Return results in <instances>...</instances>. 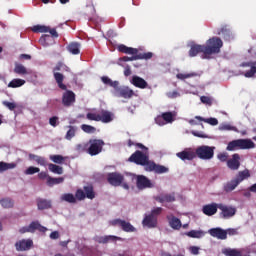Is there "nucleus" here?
I'll return each instance as SVG.
<instances>
[{
	"mask_svg": "<svg viewBox=\"0 0 256 256\" xmlns=\"http://www.w3.org/2000/svg\"><path fill=\"white\" fill-rule=\"evenodd\" d=\"M101 81L104 85H107L108 87H112L114 91L117 89L119 85V81L117 80L113 81L111 80V78H109V76H102Z\"/></svg>",
	"mask_w": 256,
	"mask_h": 256,
	"instance_id": "34",
	"label": "nucleus"
},
{
	"mask_svg": "<svg viewBox=\"0 0 256 256\" xmlns=\"http://www.w3.org/2000/svg\"><path fill=\"white\" fill-rule=\"evenodd\" d=\"M208 233L211 235V237H215L221 241L227 239V231L222 228H211Z\"/></svg>",
	"mask_w": 256,
	"mask_h": 256,
	"instance_id": "21",
	"label": "nucleus"
},
{
	"mask_svg": "<svg viewBox=\"0 0 256 256\" xmlns=\"http://www.w3.org/2000/svg\"><path fill=\"white\" fill-rule=\"evenodd\" d=\"M76 198L78 201H85V199H95V190L93 185H86L83 189L76 190Z\"/></svg>",
	"mask_w": 256,
	"mask_h": 256,
	"instance_id": "9",
	"label": "nucleus"
},
{
	"mask_svg": "<svg viewBox=\"0 0 256 256\" xmlns=\"http://www.w3.org/2000/svg\"><path fill=\"white\" fill-rule=\"evenodd\" d=\"M235 127L231 126L230 124H222L219 126L220 131H233Z\"/></svg>",
	"mask_w": 256,
	"mask_h": 256,
	"instance_id": "55",
	"label": "nucleus"
},
{
	"mask_svg": "<svg viewBox=\"0 0 256 256\" xmlns=\"http://www.w3.org/2000/svg\"><path fill=\"white\" fill-rule=\"evenodd\" d=\"M124 179L123 175L117 172L109 173L107 177L108 183L114 187H119V185L123 183Z\"/></svg>",
	"mask_w": 256,
	"mask_h": 256,
	"instance_id": "18",
	"label": "nucleus"
},
{
	"mask_svg": "<svg viewBox=\"0 0 256 256\" xmlns=\"http://www.w3.org/2000/svg\"><path fill=\"white\" fill-rule=\"evenodd\" d=\"M41 169L35 166H30L25 170V175H35V173H39Z\"/></svg>",
	"mask_w": 256,
	"mask_h": 256,
	"instance_id": "50",
	"label": "nucleus"
},
{
	"mask_svg": "<svg viewBox=\"0 0 256 256\" xmlns=\"http://www.w3.org/2000/svg\"><path fill=\"white\" fill-rule=\"evenodd\" d=\"M217 209H219V204L217 203L204 205L202 208V213H204V215H207L208 217H212V215H215V213H217Z\"/></svg>",
	"mask_w": 256,
	"mask_h": 256,
	"instance_id": "24",
	"label": "nucleus"
},
{
	"mask_svg": "<svg viewBox=\"0 0 256 256\" xmlns=\"http://www.w3.org/2000/svg\"><path fill=\"white\" fill-rule=\"evenodd\" d=\"M218 35H222L224 41H231L233 39V34L227 26H223L218 32Z\"/></svg>",
	"mask_w": 256,
	"mask_h": 256,
	"instance_id": "32",
	"label": "nucleus"
},
{
	"mask_svg": "<svg viewBox=\"0 0 256 256\" xmlns=\"http://www.w3.org/2000/svg\"><path fill=\"white\" fill-rule=\"evenodd\" d=\"M196 157L204 161H209L215 156V147L202 145L196 148Z\"/></svg>",
	"mask_w": 256,
	"mask_h": 256,
	"instance_id": "7",
	"label": "nucleus"
},
{
	"mask_svg": "<svg viewBox=\"0 0 256 256\" xmlns=\"http://www.w3.org/2000/svg\"><path fill=\"white\" fill-rule=\"evenodd\" d=\"M75 101H76V95L74 94L73 91L67 90V86H66L65 92L62 94V105L64 107H73V105H75Z\"/></svg>",
	"mask_w": 256,
	"mask_h": 256,
	"instance_id": "13",
	"label": "nucleus"
},
{
	"mask_svg": "<svg viewBox=\"0 0 256 256\" xmlns=\"http://www.w3.org/2000/svg\"><path fill=\"white\" fill-rule=\"evenodd\" d=\"M32 31L33 33H50V35L54 37V39H57V37H59L57 30L48 26L35 25L32 27Z\"/></svg>",
	"mask_w": 256,
	"mask_h": 256,
	"instance_id": "15",
	"label": "nucleus"
},
{
	"mask_svg": "<svg viewBox=\"0 0 256 256\" xmlns=\"http://www.w3.org/2000/svg\"><path fill=\"white\" fill-rule=\"evenodd\" d=\"M223 47V40L219 37H212L207 40L206 45L194 44L189 50V57H197L199 53H203V59H209L210 55H217L221 53Z\"/></svg>",
	"mask_w": 256,
	"mask_h": 256,
	"instance_id": "1",
	"label": "nucleus"
},
{
	"mask_svg": "<svg viewBox=\"0 0 256 256\" xmlns=\"http://www.w3.org/2000/svg\"><path fill=\"white\" fill-rule=\"evenodd\" d=\"M227 167L231 171H238L239 167H241V155L237 153L233 154L231 159L227 160Z\"/></svg>",
	"mask_w": 256,
	"mask_h": 256,
	"instance_id": "17",
	"label": "nucleus"
},
{
	"mask_svg": "<svg viewBox=\"0 0 256 256\" xmlns=\"http://www.w3.org/2000/svg\"><path fill=\"white\" fill-rule=\"evenodd\" d=\"M249 177H251V172L249 171V169H245L243 171H239L235 179L240 185L241 183H243V181H245V179H249Z\"/></svg>",
	"mask_w": 256,
	"mask_h": 256,
	"instance_id": "31",
	"label": "nucleus"
},
{
	"mask_svg": "<svg viewBox=\"0 0 256 256\" xmlns=\"http://www.w3.org/2000/svg\"><path fill=\"white\" fill-rule=\"evenodd\" d=\"M162 213H163V208H161V207H156V208L152 209L150 215H151L152 217H156V219H157V216H158V215H161Z\"/></svg>",
	"mask_w": 256,
	"mask_h": 256,
	"instance_id": "52",
	"label": "nucleus"
},
{
	"mask_svg": "<svg viewBox=\"0 0 256 256\" xmlns=\"http://www.w3.org/2000/svg\"><path fill=\"white\" fill-rule=\"evenodd\" d=\"M88 149L87 153L91 155V157H95V155H99L101 151H103V147L105 146V141L101 139H90L88 141Z\"/></svg>",
	"mask_w": 256,
	"mask_h": 256,
	"instance_id": "8",
	"label": "nucleus"
},
{
	"mask_svg": "<svg viewBox=\"0 0 256 256\" xmlns=\"http://www.w3.org/2000/svg\"><path fill=\"white\" fill-rule=\"evenodd\" d=\"M239 185V182H237L236 178L228 181L225 185H224V191L226 193H231V191H235V189H237V186Z\"/></svg>",
	"mask_w": 256,
	"mask_h": 256,
	"instance_id": "33",
	"label": "nucleus"
},
{
	"mask_svg": "<svg viewBox=\"0 0 256 256\" xmlns=\"http://www.w3.org/2000/svg\"><path fill=\"white\" fill-rule=\"evenodd\" d=\"M176 157H178L182 161H193V159L197 157V154L196 152H193L191 150H183L182 152H178L176 154Z\"/></svg>",
	"mask_w": 256,
	"mask_h": 256,
	"instance_id": "22",
	"label": "nucleus"
},
{
	"mask_svg": "<svg viewBox=\"0 0 256 256\" xmlns=\"http://www.w3.org/2000/svg\"><path fill=\"white\" fill-rule=\"evenodd\" d=\"M94 241L96 243H109V241H121V238L117 237V236H95L94 237Z\"/></svg>",
	"mask_w": 256,
	"mask_h": 256,
	"instance_id": "28",
	"label": "nucleus"
},
{
	"mask_svg": "<svg viewBox=\"0 0 256 256\" xmlns=\"http://www.w3.org/2000/svg\"><path fill=\"white\" fill-rule=\"evenodd\" d=\"M218 209H220L223 219H231L237 213V208L224 204H218Z\"/></svg>",
	"mask_w": 256,
	"mask_h": 256,
	"instance_id": "14",
	"label": "nucleus"
},
{
	"mask_svg": "<svg viewBox=\"0 0 256 256\" xmlns=\"http://www.w3.org/2000/svg\"><path fill=\"white\" fill-rule=\"evenodd\" d=\"M2 105L7 107L10 111H15V109H17V104H15V102L3 101Z\"/></svg>",
	"mask_w": 256,
	"mask_h": 256,
	"instance_id": "51",
	"label": "nucleus"
},
{
	"mask_svg": "<svg viewBox=\"0 0 256 256\" xmlns=\"http://www.w3.org/2000/svg\"><path fill=\"white\" fill-rule=\"evenodd\" d=\"M17 167V164L15 163H7L4 161L0 162V173H4V171H9V169H15Z\"/></svg>",
	"mask_w": 256,
	"mask_h": 256,
	"instance_id": "40",
	"label": "nucleus"
},
{
	"mask_svg": "<svg viewBox=\"0 0 256 256\" xmlns=\"http://www.w3.org/2000/svg\"><path fill=\"white\" fill-rule=\"evenodd\" d=\"M200 101L205 105H211L212 103L211 98L209 96H201Z\"/></svg>",
	"mask_w": 256,
	"mask_h": 256,
	"instance_id": "58",
	"label": "nucleus"
},
{
	"mask_svg": "<svg viewBox=\"0 0 256 256\" xmlns=\"http://www.w3.org/2000/svg\"><path fill=\"white\" fill-rule=\"evenodd\" d=\"M61 201H65L66 203H77V201H79L77 199V192L75 193V195L71 194V193H65L61 196Z\"/></svg>",
	"mask_w": 256,
	"mask_h": 256,
	"instance_id": "35",
	"label": "nucleus"
},
{
	"mask_svg": "<svg viewBox=\"0 0 256 256\" xmlns=\"http://www.w3.org/2000/svg\"><path fill=\"white\" fill-rule=\"evenodd\" d=\"M66 49L71 55H79L81 53V44L79 42H71Z\"/></svg>",
	"mask_w": 256,
	"mask_h": 256,
	"instance_id": "29",
	"label": "nucleus"
},
{
	"mask_svg": "<svg viewBox=\"0 0 256 256\" xmlns=\"http://www.w3.org/2000/svg\"><path fill=\"white\" fill-rule=\"evenodd\" d=\"M67 157L61 156L59 154L57 155H50V160L53 161V163H56L57 165H63L65 163Z\"/></svg>",
	"mask_w": 256,
	"mask_h": 256,
	"instance_id": "44",
	"label": "nucleus"
},
{
	"mask_svg": "<svg viewBox=\"0 0 256 256\" xmlns=\"http://www.w3.org/2000/svg\"><path fill=\"white\" fill-rule=\"evenodd\" d=\"M48 169L51 173H55L56 175H63V167L50 163L48 164Z\"/></svg>",
	"mask_w": 256,
	"mask_h": 256,
	"instance_id": "42",
	"label": "nucleus"
},
{
	"mask_svg": "<svg viewBox=\"0 0 256 256\" xmlns=\"http://www.w3.org/2000/svg\"><path fill=\"white\" fill-rule=\"evenodd\" d=\"M86 119H88V121L111 123V121H113V114L109 110L101 109L98 112L87 113Z\"/></svg>",
	"mask_w": 256,
	"mask_h": 256,
	"instance_id": "5",
	"label": "nucleus"
},
{
	"mask_svg": "<svg viewBox=\"0 0 256 256\" xmlns=\"http://www.w3.org/2000/svg\"><path fill=\"white\" fill-rule=\"evenodd\" d=\"M136 186L140 190L151 189L153 188V183H151V180H149V178L146 176L138 175L136 178Z\"/></svg>",
	"mask_w": 256,
	"mask_h": 256,
	"instance_id": "16",
	"label": "nucleus"
},
{
	"mask_svg": "<svg viewBox=\"0 0 256 256\" xmlns=\"http://www.w3.org/2000/svg\"><path fill=\"white\" fill-rule=\"evenodd\" d=\"M155 122L157 123V125H165V120L163 119V116H158L155 118Z\"/></svg>",
	"mask_w": 256,
	"mask_h": 256,
	"instance_id": "63",
	"label": "nucleus"
},
{
	"mask_svg": "<svg viewBox=\"0 0 256 256\" xmlns=\"http://www.w3.org/2000/svg\"><path fill=\"white\" fill-rule=\"evenodd\" d=\"M158 203H173L175 201V193L173 194H160L154 197Z\"/></svg>",
	"mask_w": 256,
	"mask_h": 256,
	"instance_id": "25",
	"label": "nucleus"
},
{
	"mask_svg": "<svg viewBox=\"0 0 256 256\" xmlns=\"http://www.w3.org/2000/svg\"><path fill=\"white\" fill-rule=\"evenodd\" d=\"M166 95L168 99H177V97H181V94L177 90L167 92Z\"/></svg>",
	"mask_w": 256,
	"mask_h": 256,
	"instance_id": "53",
	"label": "nucleus"
},
{
	"mask_svg": "<svg viewBox=\"0 0 256 256\" xmlns=\"http://www.w3.org/2000/svg\"><path fill=\"white\" fill-rule=\"evenodd\" d=\"M167 220H168L169 226L175 231H179V229H181L182 224L179 218L173 215H170V216H167Z\"/></svg>",
	"mask_w": 256,
	"mask_h": 256,
	"instance_id": "27",
	"label": "nucleus"
},
{
	"mask_svg": "<svg viewBox=\"0 0 256 256\" xmlns=\"http://www.w3.org/2000/svg\"><path fill=\"white\" fill-rule=\"evenodd\" d=\"M241 67H250V70H247L244 73V77H247V78L255 77L256 61L255 62H245V63H242Z\"/></svg>",
	"mask_w": 256,
	"mask_h": 256,
	"instance_id": "26",
	"label": "nucleus"
},
{
	"mask_svg": "<svg viewBox=\"0 0 256 256\" xmlns=\"http://www.w3.org/2000/svg\"><path fill=\"white\" fill-rule=\"evenodd\" d=\"M110 225H112V227H121L122 231H125V233H135V231H137L129 222L121 219L112 220Z\"/></svg>",
	"mask_w": 256,
	"mask_h": 256,
	"instance_id": "11",
	"label": "nucleus"
},
{
	"mask_svg": "<svg viewBox=\"0 0 256 256\" xmlns=\"http://www.w3.org/2000/svg\"><path fill=\"white\" fill-rule=\"evenodd\" d=\"M129 163H135V165H141L145 167V171H150L161 175L163 173H169V168L159 165L149 160V154L136 150L129 158Z\"/></svg>",
	"mask_w": 256,
	"mask_h": 256,
	"instance_id": "2",
	"label": "nucleus"
},
{
	"mask_svg": "<svg viewBox=\"0 0 256 256\" xmlns=\"http://www.w3.org/2000/svg\"><path fill=\"white\" fill-rule=\"evenodd\" d=\"M49 125H51V127H57V125H59V117L57 116H53L49 119Z\"/></svg>",
	"mask_w": 256,
	"mask_h": 256,
	"instance_id": "54",
	"label": "nucleus"
},
{
	"mask_svg": "<svg viewBox=\"0 0 256 256\" xmlns=\"http://www.w3.org/2000/svg\"><path fill=\"white\" fill-rule=\"evenodd\" d=\"M158 221H157V217L146 215L142 221V225L144 227H148L149 229H155V227H157Z\"/></svg>",
	"mask_w": 256,
	"mask_h": 256,
	"instance_id": "23",
	"label": "nucleus"
},
{
	"mask_svg": "<svg viewBox=\"0 0 256 256\" xmlns=\"http://www.w3.org/2000/svg\"><path fill=\"white\" fill-rule=\"evenodd\" d=\"M35 231H39L40 233H46L47 227L41 225L39 221H33L29 224V226H24L19 229V233L22 235L24 233H35Z\"/></svg>",
	"mask_w": 256,
	"mask_h": 256,
	"instance_id": "10",
	"label": "nucleus"
},
{
	"mask_svg": "<svg viewBox=\"0 0 256 256\" xmlns=\"http://www.w3.org/2000/svg\"><path fill=\"white\" fill-rule=\"evenodd\" d=\"M33 247V240L31 239H22L15 243L16 251H29Z\"/></svg>",
	"mask_w": 256,
	"mask_h": 256,
	"instance_id": "19",
	"label": "nucleus"
},
{
	"mask_svg": "<svg viewBox=\"0 0 256 256\" xmlns=\"http://www.w3.org/2000/svg\"><path fill=\"white\" fill-rule=\"evenodd\" d=\"M239 149H255V142L251 139H237L230 141L226 151H238Z\"/></svg>",
	"mask_w": 256,
	"mask_h": 256,
	"instance_id": "6",
	"label": "nucleus"
},
{
	"mask_svg": "<svg viewBox=\"0 0 256 256\" xmlns=\"http://www.w3.org/2000/svg\"><path fill=\"white\" fill-rule=\"evenodd\" d=\"M36 163L38 165H41L42 167H46L47 166V160L43 156L38 157V160L36 161Z\"/></svg>",
	"mask_w": 256,
	"mask_h": 256,
	"instance_id": "56",
	"label": "nucleus"
},
{
	"mask_svg": "<svg viewBox=\"0 0 256 256\" xmlns=\"http://www.w3.org/2000/svg\"><path fill=\"white\" fill-rule=\"evenodd\" d=\"M81 129L82 131H84V133H88V134H93L97 132V128H95V126H91L88 124H82Z\"/></svg>",
	"mask_w": 256,
	"mask_h": 256,
	"instance_id": "47",
	"label": "nucleus"
},
{
	"mask_svg": "<svg viewBox=\"0 0 256 256\" xmlns=\"http://www.w3.org/2000/svg\"><path fill=\"white\" fill-rule=\"evenodd\" d=\"M192 135H194V137H199L200 139H207V135L203 132L192 131Z\"/></svg>",
	"mask_w": 256,
	"mask_h": 256,
	"instance_id": "57",
	"label": "nucleus"
},
{
	"mask_svg": "<svg viewBox=\"0 0 256 256\" xmlns=\"http://www.w3.org/2000/svg\"><path fill=\"white\" fill-rule=\"evenodd\" d=\"M64 181V177L53 178L51 176H48L47 185L48 187H53V185H60V183H63Z\"/></svg>",
	"mask_w": 256,
	"mask_h": 256,
	"instance_id": "38",
	"label": "nucleus"
},
{
	"mask_svg": "<svg viewBox=\"0 0 256 256\" xmlns=\"http://www.w3.org/2000/svg\"><path fill=\"white\" fill-rule=\"evenodd\" d=\"M177 79H180V81H185V79H191V77H197V72H191V73H178L176 75Z\"/></svg>",
	"mask_w": 256,
	"mask_h": 256,
	"instance_id": "46",
	"label": "nucleus"
},
{
	"mask_svg": "<svg viewBox=\"0 0 256 256\" xmlns=\"http://www.w3.org/2000/svg\"><path fill=\"white\" fill-rule=\"evenodd\" d=\"M189 251L192 255H199V247L197 246H191Z\"/></svg>",
	"mask_w": 256,
	"mask_h": 256,
	"instance_id": "60",
	"label": "nucleus"
},
{
	"mask_svg": "<svg viewBox=\"0 0 256 256\" xmlns=\"http://www.w3.org/2000/svg\"><path fill=\"white\" fill-rule=\"evenodd\" d=\"M57 71L71 73V68H69V66H66L63 62H58L56 66L53 68L54 79L59 89H62V91H67V85L63 84V81H65V76Z\"/></svg>",
	"mask_w": 256,
	"mask_h": 256,
	"instance_id": "4",
	"label": "nucleus"
},
{
	"mask_svg": "<svg viewBox=\"0 0 256 256\" xmlns=\"http://www.w3.org/2000/svg\"><path fill=\"white\" fill-rule=\"evenodd\" d=\"M49 174H47V172H44V171H42V172H39L38 173V179H49Z\"/></svg>",
	"mask_w": 256,
	"mask_h": 256,
	"instance_id": "62",
	"label": "nucleus"
},
{
	"mask_svg": "<svg viewBox=\"0 0 256 256\" xmlns=\"http://www.w3.org/2000/svg\"><path fill=\"white\" fill-rule=\"evenodd\" d=\"M222 253L226 256H243V251L232 248H225Z\"/></svg>",
	"mask_w": 256,
	"mask_h": 256,
	"instance_id": "36",
	"label": "nucleus"
},
{
	"mask_svg": "<svg viewBox=\"0 0 256 256\" xmlns=\"http://www.w3.org/2000/svg\"><path fill=\"white\" fill-rule=\"evenodd\" d=\"M116 97H122L123 99H131L135 96V91L128 86H117L114 90Z\"/></svg>",
	"mask_w": 256,
	"mask_h": 256,
	"instance_id": "12",
	"label": "nucleus"
},
{
	"mask_svg": "<svg viewBox=\"0 0 256 256\" xmlns=\"http://www.w3.org/2000/svg\"><path fill=\"white\" fill-rule=\"evenodd\" d=\"M14 73H16V75H29V71H27V68L23 66V64L19 63L15 64Z\"/></svg>",
	"mask_w": 256,
	"mask_h": 256,
	"instance_id": "37",
	"label": "nucleus"
},
{
	"mask_svg": "<svg viewBox=\"0 0 256 256\" xmlns=\"http://www.w3.org/2000/svg\"><path fill=\"white\" fill-rule=\"evenodd\" d=\"M187 237H191L192 239H201L205 235V232L202 230H191L186 233Z\"/></svg>",
	"mask_w": 256,
	"mask_h": 256,
	"instance_id": "41",
	"label": "nucleus"
},
{
	"mask_svg": "<svg viewBox=\"0 0 256 256\" xmlns=\"http://www.w3.org/2000/svg\"><path fill=\"white\" fill-rule=\"evenodd\" d=\"M68 129L65 139H67V141H71V139L75 137V133H77V128H75V126H68Z\"/></svg>",
	"mask_w": 256,
	"mask_h": 256,
	"instance_id": "48",
	"label": "nucleus"
},
{
	"mask_svg": "<svg viewBox=\"0 0 256 256\" xmlns=\"http://www.w3.org/2000/svg\"><path fill=\"white\" fill-rule=\"evenodd\" d=\"M51 36L49 35H44L39 39V42L41 43V45H47V41H49Z\"/></svg>",
	"mask_w": 256,
	"mask_h": 256,
	"instance_id": "59",
	"label": "nucleus"
},
{
	"mask_svg": "<svg viewBox=\"0 0 256 256\" xmlns=\"http://www.w3.org/2000/svg\"><path fill=\"white\" fill-rule=\"evenodd\" d=\"M218 159H219V161H222V163H225V161L227 162L228 160V156H227V154H225V153H220V154H218Z\"/></svg>",
	"mask_w": 256,
	"mask_h": 256,
	"instance_id": "61",
	"label": "nucleus"
},
{
	"mask_svg": "<svg viewBox=\"0 0 256 256\" xmlns=\"http://www.w3.org/2000/svg\"><path fill=\"white\" fill-rule=\"evenodd\" d=\"M24 83H25V80L15 78L9 82L8 87H10V89H17V87H23Z\"/></svg>",
	"mask_w": 256,
	"mask_h": 256,
	"instance_id": "39",
	"label": "nucleus"
},
{
	"mask_svg": "<svg viewBox=\"0 0 256 256\" xmlns=\"http://www.w3.org/2000/svg\"><path fill=\"white\" fill-rule=\"evenodd\" d=\"M119 53H125L126 55H132L124 56L120 58V61H123L124 63H127L128 61H139V59H151L153 57V53L146 52V53H139V50L137 48L127 47L125 44H120L118 46Z\"/></svg>",
	"mask_w": 256,
	"mask_h": 256,
	"instance_id": "3",
	"label": "nucleus"
},
{
	"mask_svg": "<svg viewBox=\"0 0 256 256\" xmlns=\"http://www.w3.org/2000/svg\"><path fill=\"white\" fill-rule=\"evenodd\" d=\"M225 231H226L227 235H230V236L238 234L237 229H235V228H230Z\"/></svg>",
	"mask_w": 256,
	"mask_h": 256,
	"instance_id": "64",
	"label": "nucleus"
},
{
	"mask_svg": "<svg viewBox=\"0 0 256 256\" xmlns=\"http://www.w3.org/2000/svg\"><path fill=\"white\" fill-rule=\"evenodd\" d=\"M173 117H175V114H173V112H164V113H162V119L166 123H173V121H174Z\"/></svg>",
	"mask_w": 256,
	"mask_h": 256,
	"instance_id": "49",
	"label": "nucleus"
},
{
	"mask_svg": "<svg viewBox=\"0 0 256 256\" xmlns=\"http://www.w3.org/2000/svg\"><path fill=\"white\" fill-rule=\"evenodd\" d=\"M130 83L134 87H137V89H147V87H149V83H147L145 79L137 75L132 76Z\"/></svg>",
	"mask_w": 256,
	"mask_h": 256,
	"instance_id": "20",
	"label": "nucleus"
},
{
	"mask_svg": "<svg viewBox=\"0 0 256 256\" xmlns=\"http://www.w3.org/2000/svg\"><path fill=\"white\" fill-rule=\"evenodd\" d=\"M39 211H45V209H51V201L43 198L36 200Z\"/></svg>",
	"mask_w": 256,
	"mask_h": 256,
	"instance_id": "30",
	"label": "nucleus"
},
{
	"mask_svg": "<svg viewBox=\"0 0 256 256\" xmlns=\"http://www.w3.org/2000/svg\"><path fill=\"white\" fill-rule=\"evenodd\" d=\"M0 204L4 209H13L15 202H13V199L11 198H3L0 200Z\"/></svg>",
	"mask_w": 256,
	"mask_h": 256,
	"instance_id": "43",
	"label": "nucleus"
},
{
	"mask_svg": "<svg viewBox=\"0 0 256 256\" xmlns=\"http://www.w3.org/2000/svg\"><path fill=\"white\" fill-rule=\"evenodd\" d=\"M195 119L198 121H204V123H208L209 125H219V120H217V118H203L201 116H196Z\"/></svg>",
	"mask_w": 256,
	"mask_h": 256,
	"instance_id": "45",
	"label": "nucleus"
}]
</instances>
